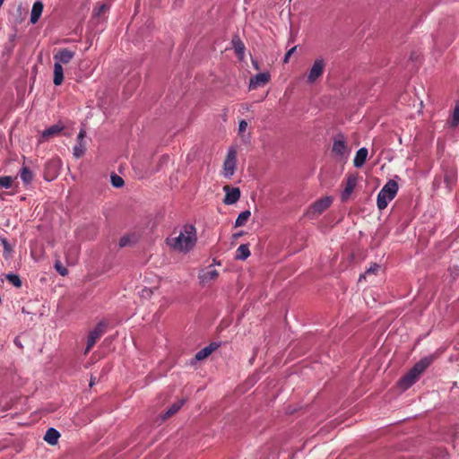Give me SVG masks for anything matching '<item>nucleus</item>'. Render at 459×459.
I'll list each match as a JSON object with an SVG mask.
<instances>
[{"mask_svg":"<svg viewBox=\"0 0 459 459\" xmlns=\"http://www.w3.org/2000/svg\"><path fill=\"white\" fill-rule=\"evenodd\" d=\"M166 243L176 251L188 252L196 243L195 228L193 225H185L178 236L167 238Z\"/></svg>","mask_w":459,"mask_h":459,"instance_id":"obj_1","label":"nucleus"},{"mask_svg":"<svg viewBox=\"0 0 459 459\" xmlns=\"http://www.w3.org/2000/svg\"><path fill=\"white\" fill-rule=\"evenodd\" d=\"M431 359L429 358H423L417 362L410 370L407 372L398 382L399 386L403 390H406L411 387L420 377V376L425 371V369L430 365Z\"/></svg>","mask_w":459,"mask_h":459,"instance_id":"obj_2","label":"nucleus"},{"mask_svg":"<svg viewBox=\"0 0 459 459\" xmlns=\"http://www.w3.org/2000/svg\"><path fill=\"white\" fill-rule=\"evenodd\" d=\"M398 191V184L394 180H389L379 191L377 199V205L379 210H384L388 203L392 201Z\"/></svg>","mask_w":459,"mask_h":459,"instance_id":"obj_3","label":"nucleus"},{"mask_svg":"<svg viewBox=\"0 0 459 459\" xmlns=\"http://www.w3.org/2000/svg\"><path fill=\"white\" fill-rule=\"evenodd\" d=\"M107 328V322L100 321L98 325L89 333L87 345L84 354H87L98 342V340L105 333Z\"/></svg>","mask_w":459,"mask_h":459,"instance_id":"obj_4","label":"nucleus"},{"mask_svg":"<svg viewBox=\"0 0 459 459\" xmlns=\"http://www.w3.org/2000/svg\"><path fill=\"white\" fill-rule=\"evenodd\" d=\"M236 162H237V152L234 149H230L228 152L226 160L223 163V176L226 178H230L236 169Z\"/></svg>","mask_w":459,"mask_h":459,"instance_id":"obj_5","label":"nucleus"},{"mask_svg":"<svg viewBox=\"0 0 459 459\" xmlns=\"http://www.w3.org/2000/svg\"><path fill=\"white\" fill-rule=\"evenodd\" d=\"M325 68V60L323 58L316 59L307 74V82L309 83H314L318 78H320L323 75Z\"/></svg>","mask_w":459,"mask_h":459,"instance_id":"obj_6","label":"nucleus"},{"mask_svg":"<svg viewBox=\"0 0 459 459\" xmlns=\"http://www.w3.org/2000/svg\"><path fill=\"white\" fill-rule=\"evenodd\" d=\"M357 182H358V175L357 174L351 173L347 176L346 180L344 182V188L341 195L342 201H347L350 198L351 193L353 192V190L357 185Z\"/></svg>","mask_w":459,"mask_h":459,"instance_id":"obj_7","label":"nucleus"},{"mask_svg":"<svg viewBox=\"0 0 459 459\" xmlns=\"http://www.w3.org/2000/svg\"><path fill=\"white\" fill-rule=\"evenodd\" d=\"M75 52L69 48H60L54 54V60L60 65H67L74 57Z\"/></svg>","mask_w":459,"mask_h":459,"instance_id":"obj_8","label":"nucleus"},{"mask_svg":"<svg viewBox=\"0 0 459 459\" xmlns=\"http://www.w3.org/2000/svg\"><path fill=\"white\" fill-rule=\"evenodd\" d=\"M332 203L333 199L330 196L320 198L310 206L309 212L316 215L321 214L330 207Z\"/></svg>","mask_w":459,"mask_h":459,"instance_id":"obj_9","label":"nucleus"},{"mask_svg":"<svg viewBox=\"0 0 459 459\" xmlns=\"http://www.w3.org/2000/svg\"><path fill=\"white\" fill-rule=\"evenodd\" d=\"M225 192V197L223 203L225 204H233L237 203L240 198V190L238 187H231L229 185L223 186Z\"/></svg>","mask_w":459,"mask_h":459,"instance_id":"obj_10","label":"nucleus"},{"mask_svg":"<svg viewBox=\"0 0 459 459\" xmlns=\"http://www.w3.org/2000/svg\"><path fill=\"white\" fill-rule=\"evenodd\" d=\"M270 81L268 73H260L250 79L249 90H255L257 87L264 86Z\"/></svg>","mask_w":459,"mask_h":459,"instance_id":"obj_11","label":"nucleus"},{"mask_svg":"<svg viewBox=\"0 0 459 459\" xmlns=\"http://www.w3.org/2000/svg\"><path fill=\"white\" fill-rule=\"evenodd\" d=\"M63 129H64V126L57 125V124L51 126L50 127L47 128L46 130H44L42 132V134H41L42 139L40 142L48 140L51 137L58 135L62 132Z\"/></svg>","mask_w":459,"mask_h":459,"instance_id":"obj_12","label":"nucleus"},{"mask_svg":"<svg viewBox=\"0 0 459 459\" xmlns=\"http://www.w3.org/2000/svg\"><path fill=\"white\" fill-rule=\"evenodd\" d=\"M347 145L345 141L343 140V136L340 135L338 138H335L333 143L332 151L333 153L343 156L346 152Z\"/></svg>","mask_w":459,"mask_h":459,"instance_id":"obj_13","label":"nucleus"},{"mask_svg":"<svg viewBox=\"0 0 459 459\" xmlns=\"http://www.w3.org/2000/svg\"><path fill=\"white\" fill-rule=\"evenodd\" d=\"M368 153V152L367 148L362 147V148L359 149L358 152H356L355 158L353 160L354 167L361 168L366 162Z\"/></svg>","mask_w":459,"mask_h":459,"instance_id":"obj_14","label":"nucleus"},{"mask_svg":"<svg viewBox=\"0 0 459 459\" xmlns=\"http://www.w3.org/2000/svg\"><path fill=\"white\" fill-rule=\"evenodd\" d=\"M43 4L42 2L40 1H36L33 5H32V9H31V13H30V22L32 24H35L39 17L41 16V13H42V11H43Z\"/></svg>","mask_w":459,"mask_h":459,"instance_id":"obj_15","label":"nucleus"},{"mask_svg":"<svg viewBox=\"0 0 459 459\" xmlns=\"http://www.w3.org/2000/svg\"><path fill=\"white\" fill-rule=\"evenodd\" d=\"M64 81V70L62 65L59 63L54 64V78L53 82L55 85L59 86Z\"/></svg>","mask_w":459,"mask_h":459,"instance_id":"obj_16","label":"nucleus"},{"mask_svg":"<svg viewBox=\"0 0 459 459\" xmlns=\"http://www.w3.org/2000/svg\"><path fill=\"white\" fill-rule=\"evenodd\" d=\"M34 173L27 166H22L20 170V178L24 185L30 184L34 179Z\"/></svg>","mask_w":459,"mask_h":459,"instance_id":"obj_17","label":"nucleus"},{"mask_svg":"<svg viewBox=\"0 0 459 459\" xmlns=\"http://www.w3.org/2000/svg\"><path fill=\"white\" fill-rule=\"evenodd\" d=\"M59 437V432L53 428H49L44 436V440L49 445H56L58 442Z\"/></svg>","mask_w":459,"mask_h":459,"instance_id":"obj_18","label":"nucleus"},{"mask_svg":"<svg viewBox=\"0 0 459 459\" xmlns=\"http://www.w3.org/2000/svg\"><path fill=\"white\" fill-rule=\"evenodd\" d=\"M185 401L180 400L176 403H174L162 415V420H165L170 417H172L175 413H177L180 408L183 406Z\"/></svg>","mask_w":459,"mask_h":459,"instance_id":"obj_19","label":"nucleus"},{"mask_svg":"<svg viewBox=\"0 0 459 459\" xmlns=\"http://www.w3.org/2000/svg\"><path fill=\"white\" fill-rule=\"evenodd\" d=\"M231 43H232V46L234 48L236 54L238 56L239 59H242L243 56H244V51H245V45L242 42V40L240 39V38L238 36H235L232 39Z\"/></svg>","mask_w":459,"mask_h":459,"instance_id":"obj_20","label":"nucleus"},{"mask_svg":"<svg viewBox=\"0 0 459 459\" xmlns=\"http://www.w3.org/2000/svg\"><path fill=\"white\" fill-rule=\"evenodd\" d=\"M250 255V250L247 244L240 245L236 250L235 258L238 260H246Z\"/></svg>","mask_w":459,"mask_h":459,"instance_id":"obj_21","label":"nucleus"},{"mask_svg":"<svg viewBox=\"0 0 459 459\" xmlns=\"http://www.w3.org/2000/svg\"><path fill=\"white\" fill-rule=\"evenodd\" d=\"M250 215H251V212L248 210H246V211L240 212L235 221V227L244 226L247 223V221H248Z\"/></svg>","mask_w":459,"mask_h":459,"instance_id":"obj_22","label":"nucleus"},{"mask_svg":"<svg viewBox=\"0 0 459 459\" xmlns=\"http://www.w3.org/2000/svg\"><path fill=\"white\" fill-rule=\"evenodd\" d=\"M219 273L215 269L209 270L200 276L203 282L212 281L218 278Z\"/></svg>","mask_w":459,"mask_h":459,"instance_id":"obj_23","label":"nucleus"},{"mask_svg":"<svg viewBox=\"0 0 459 459\" xmlns=\"http://www.w3.org/2000/svg\"><path fill=\"white\" fill-rule=\"evenodd\" d=\"M459 124V102L456 103L453 111L449 125L451 127H456Z\"/></svg>","mask_w":459,"mask_h":459,"instance_id":"obj_24","label":"nucleus"},{"mask_svg":"<svg viewBox=\"0 0 459 459\" xmlns=\"http://www.w3.org/2000/svg\"><path fill=\"white\" fill-rule=\"evenodd\" d=\"M85 144L84 143H77V144L74 147V155L75 158L82 157L85 152Z\"/></svg>","mask_w":459,"mask_h":459,"instance_id":"obj_25","label":"nucleus"},{"mask_svg":"<svg viewBox=\"0 0 459 459\" xmlns=\"http://www.w3.org/2000/svg\"><path fill=\"white\" fill-rule=\"evenodd\" d=\"M13 186V178L9 176L0 177V188L8 189Z\"/></svg>","mask_w":459,"mask_h":459,"instance_id":"obj_26","label":"nucleus"},{"mask_svg":"<svg viewBox=\"0 0 459 459\" xmlns=\"http://www.w3.org/2000/svg\"><path fill=\"white\" fill-rule=\"evenodd\" d=\"M6 280L13 286L20 288L22 286V281L17 274L9 273L6 275Z\"/></svg>","mask_w":459,"mask_h":459,"instance_id":"obj_27","label":"nucleus"},{"mask_svg":"<svg viewBox=\"0 0 459 459\" xmlns=\"http://www.w3.org/2000/svg\"><path fill=\"white\" fill-rule=\"evenodd\" d=\"M211 354H212L211 350L204 347V349H202L198 352H196L195 358L196 360H202V359H206Z\"/></svg>","mask_w":459,"mask_h":459,"instance_id":"obj_28","label":"nucleus"},{"mask_svg":"<svg viewBox=\"0 0 459 459\" xmlns=\"http://www.w3.org/2000/svg\"><path fill=\"white\" fill-rule=\"evenodd\" d=\"M111 183L115 187H121L124 186V179L117 174L111 176Z\"/></svg>","mask_w":459,"mask_h":459,"instance_id":"obj_29","label":"nucleus"},{"mask_svg":"<svg viewBox=\"0 0 459 459\" xmlns=\"http://www.w3.org/2000/svg\"><path fill=\"white\" fill-rule=\"evenodd\" d=\"M55 268L62 276H65L68 273L67 269L62 264L60 261H56L55 263Z\"/></svg>","mask_w":459,"mask_h":459,"instance_id":"obj_30","label":"nucleus"},{"mask_svg":"<svg viewBox=\"0 0 459 459\" xmlns=\"http://www.w3.org/2000/svg\"><path fill=\"white\" fill-rule=\"evenodd\" d=\"M455 179V177L453 172H446L445 174V182L446 183V186L450 187L454 181Z\"/></svg>","mask_w":459,"mask_h":459,"instance_id":"obj_31","label":"nucleus"},{"mask_svg":"<svg viewBox=\"0 0 459 459\" xmlns=\"http://www.w3.org/2000/svg\"><path fill=\"white\" fill-rule=\"evenodd\" d=\"M296 48H297V47L295 46L287 51V53L284 56V58H283L284 64L289 63L290 56L295 52Z\"/></svg>","mask_w":459,"mask_h":459,"instance_id":"obj_32","label":"nucleus"},{"mask_svg":"<svg viewBox=\"0 0 459 459\" xmlns=\"http://www.w3.org/2000/svg\"><path fill=\"white\" fill-rule=\"evenodd\" d=\"M130 242H131L130 238L128 236H124L119 239V247H125L128 246L130 244Z\"/></svg>","mask_w":459,"mask_h":459,"instance_id":"obj_33","label":"nucleus"},{"mask_svg":"<svg viewBox=\"0 0 459 459\" xmlns=\"http://www.w3.org/2000/svg\"><path fill=\"white\" fill-rule=\"evenodd\" d=\"M380 269V265L373 264L365 273V274L376 273Z\"/></svg>","mask_w":459,"mask_h":459,"instance_id":"obj_34","label":"nucleus"},{"mask_svg":"<svg viewBox=\"0 0 459 459\" xmlns=\"http://www.w3.org/2000/svg\"><path fill=\"white\" fill-rule=\"evenodd\" d=\"M86 136V131L82 128L77 135V143H83V140Z\"/></svg>","mask_w":459,"mask_h":459,"instance_id":"obj_35","label":"nucleus"},{"mask_svg":"<svg viewBox=\"0 0 459 459\" xmlns=\"http://www.w3.org/2000/svg\"><path fill=\"white\" fill-rule=\"evenodd\" d=\"M247 121H245V120H241V121L239 122V126H238V131H239V133H243V132H245V131H246V129H247Z\"/></svg>","mask_w":459,"mask_h":459,"instance_id":"obj_36","label":"nucleus"},{"mask_svg":"<svg viewBox=\"0 0 459 459\" xmlns=\"http://www.w3.org/2000/svg\"><path fill=\"white\" fill-rule=\"evenodd\" d=\"M108 7L107 4H101L100 7H99V10H98V14H100L102 13H105L106 11H108Z\"/></svg>","mask_w":459,"mask_h":459,"instance_id":"obj_37","label":"nucleus"},{"mask_svg":"<svg viewBox=\"0 0 459 459\" xmlns=\"http://www.w3.org/2000/svg\"><path fill=\"white\" fill-rule=\"evenodd\" d=\"M218 347L219 345L215 342H212L210 345L206 346V348L211 350V353H212V351H214Z\"/></svg>","mask_w":459,"mask_h":459,"instance_id":"obj_38","label":"nucleus"},{"mask_svg":"<svg viewBox=\"0 0 459 459\" xmlns=\"http://www.w3.org/2000/svg\"><path fill=\"white\" fill-rule=\"evenodd\" d=\"M96 383V377H91L90 381V386H92Z\"/></svg>","mask_w":459,"mask_h":459,"instance_id":"obj_39","label":"nucleus"},{"mask_svg":"<svg viewBox=\"0 0 459 459\" xmlns=\"http://www.w3.org/2000/svg\"><path fill=\"white\" fill-rule=\"evenodd\" d=\"M73 252H74V255H76L78 254V249H77V247H74Z\"/></svg>","mask_w":459,"mask_h":459,"instance_id":"obj_40","label":"nucleus"},{"mask_svg":"<svg viewBox=\"0 0 459 459\" xmlns=\"http://www.w3.org/2000/svg\"><path fill=\"white\" fill-rule=\"evenodd\" d=\"M241 235H242V233L234 234V236H233V237H234L235 238H237L240 237Z\"/></svg>","mask_w":459,"mask_h":459,"instance_id":"obj_41","label":"nucleus"},{"mask_svg":"<svg viewBox=\"0 0 459 459\" xmlns=\"http://www.w3.org/2000/svg\"><path fill=\"white\" fill-rule=\"evenodd\" d=\"M56 163H58V161H51V162H49V163H48V165H51V164H53V165H54V164H56Z\"/></svg>","mask_w":459,"mask_h":459,"instance_id":"obj_42","label":"nucleus"},{"mask_svg":"<svg viewBox=\"0 0 459 459\" xmlns=\"http://www.w3.org/2000/svg\"><path fill=\"white\" fill-rule=\"evenodd\" d=\"M4 0H0V7L3 5Z\"/></svg>","mask_w":459,"mask_h":459,"instance_id":"obj_43","label":"nucleus"},{"mask_svg":"<svg viewBox=\"0 0 459 459\" xmlns=\"http://www.w3.org/2000/svg\"><path fill=\"white\" fill-rule=\"evenodd\" d=\"M14 342H15L16 345H20V342H18L17 340H15Z\"/></svg>","mask_w":459,"mask_h":459,"instance_id":"obj_44","label":"nucleus"}]
</instances>
